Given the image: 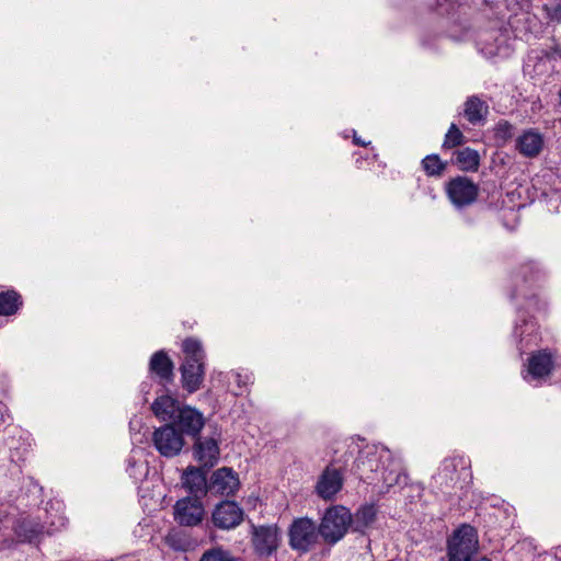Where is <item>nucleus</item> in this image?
Returning a JSON list of instances; mask_svg holds the SVG:
<instances>
[{"label": "nucleus", "mask_w": 561, "mask_h": 561, "mask_svg": "<svg viewBox=\"0 0 561 561\" xmlns=\"http://www.w3.org/2000/svg\"><path fill=\"white\" fill-rule=\"evenodd\" d=\"M173 517L181 526L195 527L202 524L205 517V508L199 499L186 496L175 502Z\"/></svg>", "instance_id": "obj_8"}, {"label": "nucleus", "mask_w": 561, "mask_h": 561, "mask_svg": "<svg viewBox=\"0 0 561 561\" xmlns=\"http://www.w3.org/2000/svg\"><path fill=\"white\" fill-rule=\"evenodd\" d=\"M479 561H491V560H490V559H488V558H482V559H480Z\"/></svg>", "instance_id": "obj_37"}, {"label": "nucleus", "mask_w": 561, "mask_h": 561, "mask_svg": "<svg viewBox=\"0 0 561 561\" xmlns=\"http://www.w3.org/2000/svg\"><path fill=\"white\" fill-rule=\"evenodd\" d=\"M180 402L169 396L162 394L156 398L151 404V410L156 417L163 422H172L181 409Z\"/></svg>", "instance_id": "obj_22"}, {"label": "nucleus", "mask_w": 561, "mask_h": 561, "mask_svg": "<svg viewBox=\"0 0 561 561\" xmlns=\"http://www.w3.org/2000/svg\"><path fill=\"white\" fill-rule=\"evenodd\" d=\"M477 550L478 535L476 529L468 524L458 527L448 539L449 561H470Z\"/></svg>", "instance_id": "obj_3"}, {"label": "nucleus", "mask_w": 561, "mask_h": 561, "mask_svg": "<svg viewBox=\"0 0 561 561\" xmlns=\"http://www.w3.org/2000/svg\"><path fill=\"white\" fill-rule=\"evenodd\" d=\"M195 460L204 468H213L219 460L220 449L218 439L214 437L196 436L193 446Z\"/></svg>", "instance_id": "obj_14"}, {"label": "nucleus", "mask_w": 561, "mask_h": 561, "mask_svg": "<svg viewBox=\"0 0 561 561\" xmlns=\"http://www.w3.org/2000/svg\"><path fill=\"white\" fill-rule=\"evenodd\" d=\"M228 378L229 379H232L237 387H238V390L234 391V394L236 396H240L243 393L244 390H247L248 388V385L252 383L253 382V376L252 374L250 373H241V371H231L229 375H228Z\"/></svg>", "instance_id": "obj_28"}, {"label": "nucleus", "mask_w": 561, "mask_h": 561, "mask_svg": "<svg viewBox=\"0 0 561 561\" xmlns=\"http://www.w3.org/2000/svg\"><path fill=\"white\" fill-rule=\"evenodd\" d=\"M421 164L427 176L440 178L444 174L448 163L443 161L438 154L432 153L424 157L421 161Z\"/></svg>", "instance_id": "obj_26"}, {"label": "nucleus", "mask_w": 561, "mask_h": 561, "mask_svg": "<svg viewBox=\"0 0 561 561\" xmlns=\"http://www.w3.org/2000/svg\"><path fill=\"white\" fill-rule=\"evenodd\" d=\"M173 369L174 364L165 351L161 350L153 353L149 362V370L159 378L162 385L172 382Z\"/></svg>", "instance_id": "obj_18"}, {"label": "nucleus", "mask_w": 561, "mask_h": 561, "mask_svg": "<svg viewBox=\"0 0 561 561\" xmlns=\"http://www.w3.org/2000/svg\"><path fill=\"white\" fill-rule=\"evenodd\" d=\"M175 536H176L175 534L170 533V534L167 536V542H168V545H169L170 547H172L173 549H175V550H180V549H182V547L175 542Z\"/></svg>", "instance_id": "obj_33"}, {"label": "nucleus", "mask_w": 561, "mask_h": 561, "mask_svg": "<svg viewBox=\"0 0 561 561\" xmlns=\"http://www.w3.org/2000/svg\"><path fill=\"white\" fill-rule=\"evenodd\" d=\"M489 106L477 95H471L465 102L463 115L469 123L477 125L486 118Z\"/></svg>", "instance_id": "obj_23"}, {"label": "nucleus", "mask_w": 561, "mask_h": 561, "mask_svg": "<svg viewBox=\"0 0 561 561\" xmlns=\"http://www.w3.org/2000/svg\"><path fill=\"white\" fill-rule=\"evenodd\" d=\"M152 444L162 457L172 458L181 453L184 438L174 424L167 423L153 431Z\"/></svg>", "instance_id": "obj_5"}, {"label": "nucleus", "mask_w": 561, "mask_h": 561, "mask_svg": "<svg viewBox=\"0 0 561 561\" xmlns=\"http://www.w3.org/2000/svg\"><path fill=\"white\" fill-rule=\"evenodd\" d=\"M352 522L351 512L344 506H334L327 510L319 526V534L324 541L335 543L341 540L347 531Z\"/></svg>", "instance_id": "obj_4"}, {"label": "nucleus", "mask_w": 561, "mask_h": 561, "mask_svg": "<svg viewBox=\"0 0 561 561\" xmlns=\"http://www.w3.org/2000/svg\"><path fill=\"white\" fill-rule=\"evenodd\" d=\"M543 144V137L540 133L528 129L517 138L516 148L524 157L534 158L541 152Z\"/></svg>", "instance_id": "obj_20"}, {"label": "nucleus", "mask_w": 561, "mask_h": 561, "mask_svg": "<svg viewBox=\"0 0 561 561\" xmlns=\"http://www.w3.org/2000/svg\"><path fill=\"white\" fill-rule=\"evenodd\" d=\"M549 18L552 21L561 22V2L557 3L548 11Z\"/></svg>", "instance_id": "obj_31"}, {"label": "nucleus", "mask_w": 561, "mask_h": 561, "mask_svg": "<svg viewBox=\"0 0 561 561\" xmlns=\"http://www.w3.org/2000/svg\"><path fill=\"white\" fill-rule=\"evenodd\" d=\"M253 546L257 554L271 556L278 547L277 528L273 526H253Z\"/></svg>", "instance_id": "obj_15"}, {"label": "nucleus", "mask_w": 561, "mask_h": 561, "mask_svg": "<svg viewBox=\"0 0 561 561\" xmlns=\"http://www.w3.org/2000/svg\"><path fill=\"white\" fill-rule=\"evenodd\" d=\"M553 370V357L547 350L534 353L528 359V373L533 378L548 377Z\"/></svg>", "instance_id": "obj_21"}, {"label": "nucleus", "mask_w": 561, "mask_h": 561, "mask_svg": "<svg viewBox=\"0 0 561 561\" xmlns=\"http://www.w3.org/2000/svg\"><path fill=\"white\" fill-rule=\"evenodd\" d=\"M465 468L466 460L462 457L445 458L437 473L433 477V486L443 493H449L459 479L458 467Z\"/></svg>", "instance_id": "obj_11"}, {"label": "nucleus", "mask_w": 561, "mask_h": 561, "mask_svg": "<svg viewBox=\"0 0 561 561\" xmlns=\"http://www.w3.org/2000/svg\"><path fill=\"white\" fill-rule=\"evenodd\" d=\"M14 533L22 542H34L45 534V525L36 517H21L14 524Z\"/></svg>", "instance_id": "obj_17"}, {"label": "nucleus", "mask_w": 561, "mask_h": 561, "mask_svg": "<svg viewBox=\"0 0 561 561\" xmlns=\"http://www.w3.org/2000/svg\"><path fill=\"white\" fill-rule=\"evenodd\" d=\"M446 193L453 205L463 208L476 202L479 186L467 176H456L447 183Z\"/></svg>", "instance_id": "obj_7"}, {"label": "nucleus", "mask_w": 561, "mask_h": 561, "mask_svg": "<svg viewBox=\"0 0 561 561\" xmlns=\"http://www.w3.org/2000/svg\"><path fill=\"white\" fill-rule=\"evenodd\" d=\"M184 362L181 365L182 387L188 393L196 392L205 377V352L201 342L188 337L183 341Z\"/></svg>", "instance_id": "obj_2"}, {"label": "nucleus", "mask_w": 561, "mask_h": 561, "mask_svg": "<svg viewBox=\"0 0 561 561\" xmlns=\"http://www.w3.org/2000/svg\"><path fill=\"white\" fill-rule=\"evenodd\" d=\"M495 138L502 141H507L513 137L514 126L507 121H500L495 126Z\"/></svg>", "instance_id": "obj_30"}, {"label": "nucleus", "mask_w": 561, "mask_h": 561, "mask_svg": "<svg viewBox=\"0 0 561 561\" xmlns=\"http://www.w3.org/2000/svg\"><path fill=\"white\" fill-rule=\"evenodd\" d=\"M243 518L244 512L234 501H221L211 513L214 526L222 530L238 527L243 522Z\"/></svg>", "instance_id": "obj_9"}, {"label": "nucleus", "mask_w": 561, "mask_h": 561, "mask_svg": "<svg viewBox=\"0 0 561 561\" xmlns=\"http://www.w3.org/2000/svg\"><path fill=\"white\" fill-rule=\"evenodd\" d=\"M179 428V433L196 437L205 425V419L202 412L190 405H182L176 416L170 423Z\"/></svg>", "instance_id": "obj_13"}, {"label": "nucleus", "mask_w": 561, "mask_h": 561, "mask_svg": "<svg viewBox=\"0 0 561 561\" xmlns=\"http://www.w3.org/2000/svg\"><path fill=\"white\" fill-rule=\"evenodd\" d=\"M22 306V297L15 290L0 293V316H12Z\"/></svg>", "instance_id": "obj_25"}, {"label": "nucleus", "mask_w": 561, "mask_h": 561, "mask_svg": "<svg viewBox=\"0 0 561 561\" xmlns=\"http://www.w3.org/2000/svg\"><path fill=\"white\" fill-rule=\"evenodd\" d=\"M453 162L465 172H476L480 167V154L477 150L466 147L454 151Z\"/></svg>", "instance_id": "obj_24"}, {"label": "nucleus", "mask_w": 561, "mask_h": 561, "mask_svg": "<svg viewBox=\"0 0 561 561\" xmlns=\"http://www.w3.org/2000/svg\"><path fill=\"white\" fill-rule=\"evenodd\" d=\"M239 488V476L229 467L214 471L208 481V493L215 496H231Z\"/></svg>", "instance_id": "obj_10"}, {"label": "nucleus", "mask_w": 561, "mask_h": 561, "mask_svg": "<svg viewBox=\"0 0 561 561\" xmlns=\"http://www.w3.org/2000/svg\"><path fill=\"white\" fill-rule=\"evenodd\" d=\"M183 485L187 492L198 499V495L208 493L206 472L202 468L188 467L182 477Z\"/></svg>", "instance_id": "obj_19"}, {"label": "nucleus", "mask_w": 561, "mask_h": 561, "mask_svg": "<svg viewBox=\"0 0 561 561\" xmlns=\"http://www.w3.org/2000/svg\"><path fill=\"white\" fill-rule=\"evenodd\" d=\"M343 486V477L339 469L327 467L316 485L317 493L324 500H331Z\"/></svg>", "instance_id": "obj_16"}, {"label": "nucleus", "mask_w": 561, "mask_h": 561, "mask_svg": "<svg viewBox=\"0 0 561 561\" xmlns=\"http://www.w3.org/2000/svg\"><path fill=\"white\" fill-rule=\"evenodd\" d=\"M390 460L389 449L382 446H369L359 451L355 460V470L359 479L374 483L378 480L387 486L400 483L401 474L394 470H388L385 467L386 461Z\"/></svg>", "instance_id": "obj_1"}, {"label": "nucleus", "mask_w": 561, "mask_h": 561, "mask_svg": "<svg viewBox=\"0 0 561 561\" xmlns=\"http://www.w3.org/2000/svg\"><path fill=\"white\" fill-rule=\"evenodd\" d=\"M199 561H236V559L222 548H213L205 551Z\"/></svg>", "instance_id": "obj_29"}, {"label": "nucleus", "mask_w": 561, "mask_h": 561, "mask_svg": "<svg viewBox=\"0 0 561 561\" xmlns=\"http://www.w3.org/2000/svg\"><path fill=\"white\" fill-rule=\"evenodd\" d=\"M354 142L358 146H366L367 144L365 141H363L359 137H357L356 135H354Z\"/></svg>", "instance_id": "obj_34"}, {"label": "nucleus", "mask_w": 561, "mask_h": 561, "mask_svg": "<svg viewBox=\"0 0 561 561\" xmlns=\"http://www.w3.org/2000/svg\"><path fill=\"white\" fill-rule=\"evenodd\" d=\"M437 5H438L439 8H442V7H443L442 0H437Z\"/></svg>", "instance_id": "obj_36"}, {"label": "nucleus", "mask_w": 561, "mask_h": 561, "mask_svg": "<svg viewBox=\"0 0 561 561\" xmlns=\"http://www.w3.org/2000/svg\"><path fill=\"white\" fill-rule=\"evenodd\" d=\"M545 276V272L534 262L522 264L513 274L514 290L512 299L529 298L530 289L537 285Z\"/></svg>", "instance_id": "obj_6"}, {"label": "nucleus", "mask_w": 561, "mask_h": 561, "mask_svg": "<svg viewBox=\"0 0 561 561\" xmlns=\"http://www.w3.org/2000/svg\"><path fill=\"white\" fill-rule=\"evenodd\" d=\"M514 334H515L516 336H519L520 339H523L524 331H522V330L519 329V327H518V325H516V327H515V329H514Z\"/></svg>", "instance_id": "obj_35"}, {"label": "nucleus", "mask_w": 561, "mask_h": 561, "mask_svg": "<svg viewBox=\"0 0 561 561\" xmlns=\"http://www.w3.org/2000/svg\"><path fill=\"white\" fill-rule=\"evenodd\" d=\"M465 142V135L457 127L456 124H451L445 134L444 141L442 148L444 150L453 149L458 146H461Z\"/></svg>", "instance_id": "obj_27"}, {"label": "nucleus", "mask_w": 561, "mask_h": 561, "mask_svg": "<svg viewBox=\"0 0 561 561\" xmlns=\"http://www.w3.org/2000/svg\"><path fill=\"white\" fill-rule=\"evenodd\" d=\"M9 419L8 409L0 402V425L7 423Z\"/></svg>", "instance_id": "obj_32"}, {"label": "nucleus", "mask_w": 561, "mask_h": 561, "mask_svg": "<svg viewBox=\"0 0 561 561\" xmlns=\"http://www.w3.org/2000/svg\"><path fill=\"white\" fill-rule=\"evenodd\" d=\"M317 528L312 520L299 518L295 520L289 530V541L293 549L308 551L317 541Z\"/></svg>", "instance_id": "obj_12"}]
</instances>
